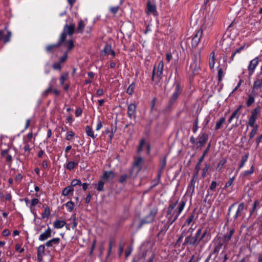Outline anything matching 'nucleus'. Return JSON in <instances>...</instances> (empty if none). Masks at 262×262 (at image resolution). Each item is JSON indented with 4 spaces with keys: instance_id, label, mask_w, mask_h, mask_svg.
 Segmentation results:
<instances>
[{
    "instance_id": "393cba45",
    "label": "nucleus",
    "mask_w": 262,
    "mask_h": 262,
    "mask_svg": "<svg viewBox=\"0 0 262 262\" xmlns=\"http://www.w3.org/2000/svg\"><path fill=\"white\" fill-rule=\"evenodd\" d=\"M216 182L215 181H213L211 183V185L210 186L209 188L207 191V194L206 195V197H208L209 196H212L213 195V192L216 187Z\"/></svg>"
},
{
    "instance_id": "c756f323",
    "label": "nucleus",
    "mask_w": 262,
    "mask_h": 262,
    "mask_svg": "<svg viewBox=\"0 0 262 262\" xmlns=\"http://www.w3.org/2000/svg\"><path fill=\"white\" fill-rule=\"evenodd\" d=\"M66 223L63 220H56L53 223V226L55 228L60 229L62 228L65 225Z\"/></svg>"
},
{
    "instance_id": "69168bd1",
    "label": "nucleus",
    "mask_w": 262,
    "mask_h": 262,
    "mask_svg": "<svg viewBox=\"0 0 262 262\" xmlns=\"http://www.w3.org/2000/svg\"><path fill=\"white\" fill-rule=\"evenodd\" d=\"M255 121H256V120L250 117L249 119V120H248L249 125L251 127L255 126L254 123H255Z\"/></svg>"
},
{
    "instance_id": "bf43d9fd",
    "label": "nucleus",
    "mask_w": 262,
    "mask_h": 262,
    "mask_svg": "<svg viewBox=\"0 0 262 262\" xmlns=\"http://www.w3.org/2000/svg\"><path fill=\"white\" fill-rule=\"evenodd\" d=\"M210 168V165L208 164H206L204 168L203 169V173H202V177L204 178L206 175V173L207 172L208 169Z\"/></svg>"
},
{
    "instance_id": "6e6d98bb",
    "label": "nucleus",
    "mask_w": 262,
    "mask_h": 262,
    "mask_svg": "<svg viewBox=\"0 0 262 262\" xmlns=\"http://www.w3.org/2000/svg\"><path fill=\"white\" fill-rule=\"evenodd\" d=\"M253 171H254V169H253V166L252 165L251 168H250V170H246L243 173V177H246L250 174H251L252 173H253Z\"/></svg>"
},
{
    "instance_id": "8fccbe9b",
    "label": "nucleus",
    "mask_w": 262,
    "mask_h": 262,
    "mask_svg": "<svg viewBox=\"0 0 262 262\" xmlns=\"http://www.w3.org/2000/svg\"><path fill=\"white\" fill-rule=\"evenodd\" d=\"M259 112V109L258 108H255L252 112L251 114V116L250 118H253L255 120H256L257 114Z\"/></svg>"
},
{
    "instance_id": "79ce46f5",
    "label": "nucleus",
    "mask_w": 262,
    "mask_h": 262,
    "mask_svg": "<svg viewBox=\"0 0 262 262\" xmlns=\"http://www.w3.org/2000/svg\"><path fill=\"white\" fill-rule=\"evenodd\" d=\"M248 155L247 154V155H245V156H243L242 157V161H241V162L239 165V167H238V169L237 170V171L241 168H242L244 165H245V163L247 162V159H248Z\"/></svg>"
},
{
    "instance_id": "4c0bfd02",
    "label": "nucleus",
    "mask_w": 262,
    "mask_h": 262,
    "mask_svg": "<svg viewBox=\"0 0 262 262\" xmlns=\"http://www.w3.org/2000/svg\"><path fill=\"white\" fill-rule=\"evenodd\" d=\"M104 182L103 181V180L101 179V180H100L97 184L96 189L98 191H102L104 190Z\"/></svg>"
},
{
    "instance_id": "0e129e2a",
    "label": "nucleus",
    "mask_w": 262,
    "mask_h": 262,
    "mask_svg": "<svg viewBox=\"0 0 262 262\" xmlns=\"http://www.w3.org/2000/svg\"><path fill=\"white\" fill-rule=\"evenodd\" d=\"M226 162V161L225 159L221 160L217 166V168H219L220 169H221L224 166V165L225 164Z\"/></svg>"
},
{
    "instance_id": "dca6fc26",
    "label": "nucleus",
    "mask_w": 262,
    "mask_h": 262,
    "mask_svg": "<svg viewBox=\"0 0 262 262\" xmlns=\"http://www.w3.org/2000/svg\"><path fill=\"white\" fill-rule=\"evenodd\" d=\"M52 236V231L50 227H48L45 231L41 233L39 237V240L40 241H45L48 238Z\"/></svg>"
},
{
    "instance_id": "de8ad7c7",
    "label": "nucleus",
    "mask_w": 262,
    "mask_h": 262,
    "mask_svg": "<svg viewBox=\"0 0 262 262\" xmlns=\"http://www.w3.org/2000/svg\"><path fill=\"white\" fill-rule=\"evenodd\" d=\"M204 157L203 156H201V158L199 159L198 163L196 165L195 167V170H196V175H198L199 171L200 169V164L203 162L204 160Z\"/></svg>"
},
{
    "instance_id": "5fc2aeb1",
    "label": "nucleus",
    "mask_w": 262,
    "mask_h": 262,
    "mask_svg": "<svg viewBox=\"0 0 262 262\" xmlns=\"http://www.w3.org/2000/svg\"><path fill=\"white\" fill-rule=\"evenodd\" d=\"M50 214V208L47 207L45 209L43 213L42 214V217L43 218L48 217Z\"/></svg>"
},
{
    "instance_id": "aec40b11",
    "label": "nucleus",
    "mask_w": 262,
    "mask_h": 262,
    "mask_svg": "<svg viewBox=\"0 0 262 262\" xmlns=\"http://www.w3.org/2000/svg\"><path fill=\"white\" fill-rule=\"evenodd\" d=\"M242 108V105H239L236 109L233 112L231 116L228 119V122L230 123L231 121L235 118H238L239 116V111Z\"/></svg>"
},
{
    "instance_id": "a878e982",
    "label": "nucleus",
    "mask_w": 262,
    "mask_h": 262,
    "mask_svg": "<svg viewBox=\"0 0 262 262\" xmlns=\"http://www.w3.org/2000/svg\"><path fill=\"white\" fill-rule=\"evenodd\" d=\"M172 224V223H169V222L167 221L165 223L164 225L163 226V227L159 231V233L158 234V236H160L161 234L164 235L167 230L169 228L170 226Z\"/></svg>"
},
{
    "instance_id": "58836bf2",
    "label": "nucleus",
    "mask_w": 262,
    "mask_h": 262,
    "mask_svg": "<svg viewBox=\"0 0 262 262\" xmlns=\"http://www.w3.org/2000/svg\"><path fill=\"white\" fill-rule=\"evenodd\" d=\"M245 43H244L243 46H242L241 47H239L238 49H236L234 52L233 53L231 57V60H233L235 56V55L237 53H239L242 50H243L245 47Z\"/></svg>"
},
{
    "instance_id": "4be33fe9",
    "label": "nucleus",
    "mask_w": 262,
    "mask_h": 262,
    "mask_svg": "<svg viewBox=\"0 0 262 262\" xmlns=\"http://www.w3.org/2000/svg\"><path fill=\"white\" fill-rule=\"evenodd\" d=\"M60 241V239L58 237L54 238L47 242L45 245L47 247H51L54 245H58L59 244Z\"/></svg>"
},
{
    "instance_id": "6ab92c4d",
    "label": "nucleus",
    "mask_w": 262,
    "mask_h": 262,
    "mask_svg": "<svg viewBox=\"0 0 262 262\" xmlns=\"http://www.w3.org/2000/svg\"><path fill=\"white\" fill-rule=\"evenodd\" d=\"M163 68H164V63H163V61H161L159 62L157 67L156 68V70H157L156 77L157 78H158L159 79L161 78V76L163 73Z\"/></svg>"
},
{
    "instance_id": "c85d7f7f",
    "label": "nucleus",
    "mask_w": 262,
    "mask_h": 262,
    "mask_svg": "<svg viewBox=\"0 0 262 262\" xmlns=\"http://www.w3.org/2000/svg\"><path fill=\"white\" fill-rule=\"evenodd\" d=\"M256 94L253 91H252L251 93L249 95L248 99L247 101V105L250 106L252 103L254 102V97Z\"/></svg>"
},
{
    "instance_id": "412c9836",
    "label": "nucleus",
    "mask_w": 262,
    "mask_h": 262,
    "mask_svg": "<svg viewBox=\"0 0 262 262\" xmlns=\"http://www.w3.org/2000/svg\"><path fill=\"white\" fill-rule=\"evenodd\" d=\"M134 171V168H131L129 170V174H122L119 179V182L120 183H124L126 179L128 178H130L132 176L133 172Z\"/></svg>"
},
{
    "instance_id": "f704fd0d",
    "label": "nucleus",
    "mask_w": 262,
    "mask_h": 262,
    "mask_svg": "<svg viewBox=\"0 0 262 262\" xmlns=\"http://www.w3.org/2000/svg\"><path fill=\"white\" fill-rule=\"evenodd\" d=\"M196 176V174L195 175H194L192 179L191 180L190 184L188 186V189L189 190V191L191 190L192 192H193L194 190L195 183V181H196V180H195Z\"/></svg>"
},
{
    "instance_id": "052dcab7",
    "label": "nucleus",
    "mask_w": 262,
    "mask_h": 262,
    "mask_svg": "<svg viewBox=\"0 0 262 262\" xmlns=\"http://www.w3.org/2000/svg\"><path fill=\"white\" fill-rule=\"evenodd\" d=\"M198 119H196L193 122V128H192V130H193V133H196L198 130Z\"/></svg>"
},
{
    "instance_id": "72a5a7b5",
    "label": "nucleus",
    "mask_w": 262,
    "mask_h": 262,
    "mask_svg": "<svg viewBox=\"0 0 262 262\" xmlns=\"http://www.w3.org/2000/svg\"><path fill=\"white\" fill-rule=\"evenodd\" d=\"M85 132L88 136L92 137L93 139L95 138L96 136L94 135V132L93 131L92 128L90 126H86Z\"/></svg>"
},
{
    "instance_id": "9b49d317",
    "label": "nucleus",
    "mask_w": 262,
    "mask_h": 262,
    "mask_svg": "<svg viewBox=\"0 0 262 262\" xmlns=\"http://www.w3.org/2000/svg\"><path fill=\"white\" fill-rule=\"evenodd\" d=\"M234 230L232 229L230 231L229 233L225 235L223 238H222L221 237H217L219 240H220L223 244L225 245L224 249L226 248L227 245L228 243L230 241L233 233H234Z\"/></svg>"
},
{
    "instance_id": "49530a36",
    "label": "nucleus",
    "mask_w": 262,
    "mask_h": 262,
    "mask_svg": "<svg viewBox=\"0 0 262 262\" xmlns=\"http://www.w3.org/2000/svg\"><path fill=\"white\" fill-rule=\"evenodd\" d=\"M68 73H64L61 74L59 79L60 83L61 85H63L64 84L65 80L68 78Z\"/></svg>"
},
{
    "instance_id": "864d4df0",
    "label": "nucleus",
    "mask_w": 262,
    "mask_h": 262,
    "mask_svg": "<svg viewBox=\"0 0 262 262\" xmlns=\"http://www.w3.org/2000/svg\"><path fill=\"white\" fill-rule=\"evenodd\" d=\"M145 141L144 139H142L140 141V144H139V146L138 150H137V152L138 154H140L141 152V151L142 150L143 147L145 145Z\"/></svg>"
},
{
    "instance_id": "3c124183",
    "label": "nucleus",
    "mask_w": 262,
    "mask_h": 262,
    "mask_svg": "<svg viewBox=\"0 0 262 262\" xmlns=\"http://www.w3.org/2000/svg\"><path fill=\"white\" fill-rule=\"evenodd\" d=\"M225 120V118H222L220 119V120L218 122H217L215 127V130H217L221 128Z\"/></svg>"
},
{
    "instance_id": "a19ab883",
    "label": "nucleus",
    "mask_w": 262,
    "mask_h": 262,
    "mask_svg": "<svg viewBox=\"0 0 262 262\" xmlns=\"http://www.w3.org/2000/svg\"><path fill=\"white\" fill-rule=\"evenodd\" d=\"M194 215L193 213L191 214L187 219V220H186L185 223L184 224V225H183V227L182 228V229L186 225H189L191 222H192L193 219H194Z\"/></svg>"
},
{
    "instance_id": "ddd939ff",
    "label": "nucleus",
    "mask_w": 262,
    "mask_h": 262,
    "mask_svg": "<svg viewBox=\"0 0 262 262\" xmlns=\"http://www.w3.org/2000/svg\"><path fill=\"white\" fill-rule=\"evenodd\" d=\"M136 110V106L134 103H131L128 106L127 115L130 119H132V118H135Z\"/></svg>"
},
{
    "instance_id": "774afa93",
    "label": "nucleus",
    "mask_w": 262,
    "mask_h": 262,
    "mask_svg": "<svg viewBox=\"0 0 262 262\" xmlns=\"http://www.w3.org/2000/svg\"><path fill=\"white\" fill-rule=\"evenodd\" d=\"M119 10V7H113L110 8V11L111 12L115 14H116Z\"/></svg>"
},
{
    "instance_id": "e433bc0d",
    "label": "nucleus",
    "mask_w": 262,
    "mask_h": 262,
    "mask_svg": "<svg viewBox=\"0 0 262 262\" xmlns=\"http://www.w3.org/2000/svg\"><path fill=\"white\" fill-rule=\"evenodd\" d=\"M166 157H163L160 161L159 169L161 171H163L166 165Z\"/></svg>"
},
{
    "instance_id": "4d7b16f0",
    "label": "nucleus",
    "mask_w": 262,
    "mask_h": 262,
    "mask_svg": "<svg viewBox=\"0 0 262 262\" xmlns=\"http://www.w3.org/2000/svg\"><path fill=\"white\" fill-rule=\"evenodd\" d=\"M75 134L72 131H69L67 133L66 139L68 141H70L72 139L73 137L74 136Z\"/></svg>"
},
{
    "instance_id": "4468645a",
    "label": "nucleus",
    "mask_w": 262,
    "mask_h": 262,
    "mask_svg": "<svg viewBox=\"0 0 262 262\" xmlns=\"http://www.w3.org/2000/svg\"><path fill=\"white\" fill-rule=\"evenodd\" d=\"M55 82H56V78L54 77H53L49 84L48 88L42 92V97H46L49 95V93L53 92V84Z\"/></svg>"
},
{
    "instance_id": "c9c22d12",
    "label": "nucleus",
    "mask_w": 262,
    "mask_h": 262,
    "mask_svg": "<svg viewBox=\"0 0 262 262\" xmlns=\"http://www.w3.org/2000/svg\"><path fill=\"white\" fill-rule=\"evenodd\" d=\"M64 44V45L66 46L67 47H68V50L69 51H70L71 50L74 45V43H73V41L72 40H69L68 41H64L62 44Z\"/></svg>"
},
{
    "instance_id": "20e7f679",
    "label": "nucleus",
    "mask_w": 262,
    "mask_h": 262,
    "mask_svg": "<svg viewBox=\"0 0 262 262\" xmlns=\"http://www.w3.org/2000/svg\"><path fill=\"white\" fill-rule=\"evenodd\" d=\"M75 31V25L71 24L70 25L66 24L63 28V31L60 34L59 39L60 42L63 43L66 39L67 36H72Z\"/></svg>"
},
{
    "instance_id": "37998d69",
    "label": "nucleus",
    "mask_w": 262,
    "mask_h": 262,
    "mask_svg": "<svg viewBox=\"0 0 262 262\" xmlns=\"http://www.w3.org/2000/svg\"><path fill=\"white\" fill-rule=\"evenodd\" d=\"M135 86H136V84L135 83H132L131 84H130L126 90V93L128 95H132L133 94V93H134V89L135 88Z\"/></svg>"
},
{
    "instance_id": "473e14b6",
    "label": "nucleus",
    "mask_w": 262,
    "mask_h": 262,
    "mask_svg": "<svg viewBox=\"0 0 262 262\" xmlns=\"http://www.w3.org/2000/svg\"><path fill=\"white\" fill-rule=\"evenodd\" d=\"M73 188L71 186H68L64 188V189L62 190V193L63 195L67 196L73 193Z\"/></svg>"
},
{
    "instance_id": "f257e3e1",
    "label": "nucleus",
    "mask_w": 262,
    "mask_h": 262,
    "mask_svg": "<svg viewBox=\"0 0 262 262\" xmlns=\"http://www.w3.org/2000/svg\"><path fill=\"white\" fill-rule=\"evenodd\" d=\"M177 204L178 201L174 202H172L167 208L165 216L169 223L173 224L178 219L179 215L184 209L186 202L181 201L178 206Z\"/></svg>"
},
{
    "instance_id": "ea45409f",
    "label": "nucleus",
    "mask_w": 262,
    "mask_h": 262,
    "mask_svg": "<svg viewBox=\"0 0 262 262\" xmlns=\"http://www.w3.org/2000/svg\"><path fill=\"white\" fill-rule=\"evenodd\" d=\"M258 126L256 125L255 126L253 127V128L251 132L250 133L249 139H252L255 135L256 134L257 130H258Z\"/></svg>"
},
{
    "instance_id": "680f3d73",
    "label": "nucleus",
    "mask_w": 262,
    "mask_h": 262,
    "mask_svg": "<svg viewBox=\"0 0 262 262\" xmlns=\"http://www.w3.org/2000/svg\"><path fill=\"white\" fill-rule=\"evenodd\" d=\"M81 184V181L80 180L74 179L71 182V186L73 187V186H75L78 185H80Z\"/></svg>"
},
{
    "instance_id": "338daca9",
    "label": "nucleus",
    "mask_w": 262,
    "mask_h": 262,
    "mask_svg": "<svg viewBox=\"0 0 262 262\" xmlns=\"http://www.w3.org/2000/svg\"><path fill=\"white\" fill-rule=\"evenodd\" d=\"M234 180V177H232L229 179V180L226 183L225 187L227 188L230 187L232 184L233 183V182Z\"/></svg>"
},
{
    "instance_id": "c03bdc74",
    "label": "nucleus",
    "mask_w": 262,
    "mask_h": 262,
    "mask_svg": "<svg viewBox=\"0 0 262 262\" xmlns=\"http://www.w3.org/2000/svg\"><path fill=\"white\" fill-rule=\"evenodd\" d=\"M78 161L77 162H74V161H70L69 162L67 165V168L70 170L74 169L75 166H77L78 165Z\"/></svg>"
},
{
    "instance_id": "39448f33",
    "label": "nucleus",
    "mask_w": 262,
    "mask_h": 262,
    "mask_svg": "<svg viewBox=\"0 0 262 262\" xmlns=\"http://www.w3.org/2000/svg\"><path fill=\"white\" fill-rule=\"evenodd\" d=\"M180 85L179 83L176 82L175 91L169 100L168 104L169 107H171L173 105V104L176 102L180 94Z\"/></svg>"
},
{
    "instance_id": "09e8293b",
    "label": "nucleus",
    "mask_w": 262,
    "mask_h": 262,
    "mask_svg": "<svg viewBox=\"0 0 262 262\" xmlns=\"http://www.w3.org/2000/svg\"><path fill=\"white\" fill-rule=\"evenodd\" d=\"M66 206L68 210L70 212L72 211L74 207V203L72 201H69L66 204Z\"/></svg>"
},
{
    "instance_id": "f8f14e48",
    "label": "nucleus",
    "mask_w": 262,
    "mask_h": 262,
    "mask_svg": "<svg viewBox=\"0 0 262 262\" xmlns=\"http://www.w3.org/2000/svg\"><path fill=\"white\" fill-rule=\"evenodd\" d=\"M245 210V204L241 203L239 204L237 210L233 216L234 220H236L238 217L242 216Z\"/></svg>"
},
{
    "instance_id": "f3484780",
    "label": "nucleus",
    "mask_w": 262,
    "mask_h": 262,
    "mask_svg": "<svg viewBox=\"0 0 262 262\" xmlns=\"http://www.w3.org/2000/svg\"><path fill=\"white\" fill-rule=\"evenodd\" d=\"M12 33L10 31H7V34L5 35L3 30H0V40H4V43H7L10 40Z\"/></svg>"
},
{
    "instance_id": "e2e57ef3",
    "label": "nucleus",
    "mask_w": 262,
    "mask_h": 262,
    "mask_svg": "<svg viewBox=\"0 0 262 262\" xmlns=\"http://www.w3.org/2000/svg\"><path fill=\"white\" fill-rule=\"evenodd\" d=\"M186 236V230H184L182 231V234H181V235L180 236L179 238L178 239V240L177 241V244H178L179 243H180L182 240V238L184 237V236Z\"/></svg>"
},
{
    "instance_id": "2f4dec72",
    "label": "nucleus",
    "mask_w": 262,
    "mask_h": 262,
    "mask_svg": "<svg viewBox=\"0 0 262 262\" xmlns=\"http://www.w3.org/2000/svg\"><path fill=\"white\" fill-rule=\"evenodd\" d=\"M209 64L210 68L213 69L215 64V53L214 52H212L210 55Z\"/></svg>"
},
{
    "instance_id": "423d86ee",
    "label": "nucleus",
    "mask_w": 262,
    "mask_h": 262,
    "mask_svg": "<svg viewBox=\"0 0 262 262\" xmlns=\"http://www.w3.org/2000/svg\"><path fill=\"white\" fill-rule=\"evenodd\" d=\"M203 35V30L200 29H199L195 34V35L192 38L191 46L192 48H195L198 45L200 39Z\"/></svg>"
},
{
    "instance_id": "f03ea898",
    "label": "nucleus",
    "mask_w": 262,
    "mask_h": 262,
    "mask_svg": "<svg viewBox=\"0 0 262 262\" xmlns=\"http://www.w3.org/2000/svg\"><path fill=\"white\" fill-rule=\"evenodd\" d=\"M158 208L155 207L152 208L148 215H147L145 217L142 219L140 223L137 226V229L138 230L140 229L144 225L146 224H149L153 222L155 220L156 216L158 213Z\"/></svg>"
},
{
    "instance_id": "7c9ffc66",
    "label": "nucleus",
    "mask_w": 262,
    "mask_h": 262,
    "mask_svg": "<svg viewBox=\"0 0 262 262\" xmlns=\"http://www.w3.org/2000/svg\"><path fill=\"white\" fill-rule=\"evenodd\" d=\"M62 42H60V40H58V42L56 44H52L48 45L46 48V51L48 52H50L53 49L59 48L61 45Z\"/></svg>"
},
{
    "instance_id": "2eb2a0df",
    "label": "nucleus",
    "mask_w": 262,
    "mask_h": 262,
    "mask_svg": "<svg viewBox=\"0 0 262 262\" xmlns=\"http://www.w3.org/2000/svg\"><path fill=\"white\" fill-rule=\"evenodd\" d=\"M115 176V173L113 171H105L103 173L101 179L103 180L110 181L112 180Z\"/></svg>"
},
{
    "instance_id": "a18cd8bd",
    "label": "nucleus",
    "mask_w": 262,
    "mask_h": 262,
    "mask_svg": "<svg viewBox=\"0 0 262 262\" xmlns=\"http://www.w3.org/2000/svg\"><path fill=\"white\" fill-rule=\"evenodd\" d=\"M202 233V229L201 228H200L199 229H198L195 235L193 237L194 239H195V241L196 242V243L199 244L200 242V241H199V238H200V236L201 235Z\"/></svg>"
},
{
    "instance_id": "5701e85b",
    "label": "nucleus",
    "mask_w": 262,
    "mask_h": 262,
    "mask_svg": "<svg viewBox=\"0 0 262 262\" xmlns=\"http://www.w3.org/2000/svg\"><path fill=\"white\" fill-rule=\"evenodd\" d=\"M143 161V159L142 158L139 157L138 158H137L133 164L134 168H137V172H138L141 169V164Z\"/></svg>"
},
{
    "instance_id": "cd10ccee",
    "label": "nucleus",
    "mask_w": 262,
    "mask_h": 262,
    "mask_svg": "<svg viewBox=\"0 0 262 262\" xmlns=\"http://www.w3.org/2000/svg\"><path fill=\"white\" fill-rule=\"evenodd\" d=\"M103 52H104L105 54H111L113 57H115V53L114 51L112 49V47L110 45L107 44L105 45Z\"/></svg>"
},
{
    "instance_id": "6e6552de",
    "label": "nucleus",
    "mask_w": 262,
    "mask_h": 262,
    "mask_svg": "<svg viewBox=\"0 0 262 262\" xmlns=\"http://www.w3.org/2000/svg\"><path fill=\"white\" fill-rule=\"evenodd\" d=\"M208 138V135L205 133L201 134L198 137V141L196 144L198 148H201L205 145Z\"/></svg>"
},
{
    "instance_id": "603ef678",
    "label": "nucleus",
    "mask_w": 262,
    "mask_h": 262,
    "mask_svg": "<svg viewBox=\"0 0 262 262\" xmlns=\"http://www.w3.org/2000/svg\"><path fill=\"white\" fill-rule=\"evenodd\" d=\"M84 28V23L82 20H80L78 22L77 26V31L79 32H82Z\"/></svg>"
},
{
    "instance_id": "b1692460",
    "label": "nucleus",
    "mask_w": 262,
    "mask_h": 262,
    "mask_svg": "<svg viewBox=\"0 0 262 262\" xmlns=\"http://www.w3.org/2000/svg\"><path fill=\"white\" fill-rule=\"evenodd\" d=\"M45 246L40 245L37 248V258L39 260H41L43 256L45 255Z\"/></svg>"
},
{
    "instance_id": "0eeeda50",
    "label": "nucleus",
    "mask_w": 262,
    "mask_h": 262,
    "mask_svg": "<svg viewBox=\"0 0 262 262\" xmlns=\"http://www.w3.org/2000/svg\"><path fill=\"white\" fill-rule=\"evenodd\" d=\"M186 238L182 245L184 247L189 245L192 246H196L199 244L196 243L195 239L192 236V231H190V234L189 235H186Z\"/></svg>"
},
{
    "instance_id": "1a4fd4ad",
    "label": "nucleus",
    "mask_w": 262,
    "mask_h": 262,
    "mask_svg": "<svg viewBox=\"0 0 262 262\" xmlns=\"http://www.w3.org/2000/svg\"><path fill=\"white\" fill-rule=\"evenodd\" d=\"M145 12L148 15L150 14H152L154 16L157 15L156 6L155 5L151 4L150 1H148L147 3V7Z\"/></svg>"
},
{
    "instance_id": "13d9d810",
    "label": "nucleus",
    "mask_w": 262,
    "mask_h": 262,
    "mask_svg": "<svg viewBox=\"0 0 262 262\" xmlns=\"http://www.w3.org/2000/svg\"><path fill=\"white\" fill-rule=\"evenodd\" d=\"M61 68L62 67L60 62H55L53 64V68L55 70L60 71Z\"/></svg>"
},
{
    "instance_id": "7ed1b4c3",
    "label": "nucleus",
    "mask_w": 262,
    "mask_h": 262,
    "mask_svg": "<svg viewBox=\"0 0 262 262\" xmlns=\"http://www.w3.org/2000/svg\"><path fill=\"white\" fill-rule=\"evenodd\" d=\"M201 60V56L200 53L198 55H195L192 57V62L189 67L188 72L191 75H195L197 74L200 70V64Z\"/></svg>"
},
{
    "instance_id": "bb28decb",
    "label": "nucleus",
    "mask_w": 262,
    "mask_h": 262,
    "mask_svg": "<svg viewBox=\"0 0 262 262\" xmlns=\"http://www.w3.org/2000/svg\"><path fill=\"white\" fill-rule=\"evenodd\" d=\"M262 86V79H257L253 83L252 86V91L255 92V90H257L261 89Z\"/></svg>"
},
{
    "instance_id": "9d476101",
    "label": "nucleus",
    "mask_w": 262,
    "mask_h": 262,
    "mask_svg": "<svg viewBox=\"0 0 262 262\" xmlns=\"http://www.w3.org/2000/svg\"><path fill=\"white\" fill-rule=\"evenodd\" d=\"M259 62V59L258 57H256L254 59H252L250 62L248 66V69L249 71V76H251L257 67L258 63Z\"/></svg>"
},
{
    "instance_id": "a211bd4d",
    "label": "nucleus",
    "mask_w": 262,
    "mask_h": 262,
    "mask_svg": "<svg viewBox=\"0 0 262 262\" xmlns=\"http://www.w3.org/2000/svg\"><path fill=\"white\" fill-rule=\"evenodd\" d=\"M216 241L214 245V248L213 251V254H215L216 255H217L218 253L222 248V246L224 244L218 239V238L216 237L215 239Z\"/></svg>"
}]
</instances>
